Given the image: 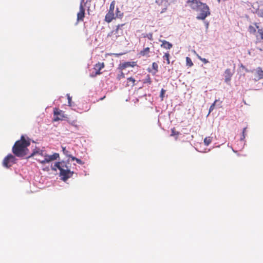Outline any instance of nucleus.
I'll use <instances>...</instances> for the list:
<instances>
[{"instance_id": "25", "label": "nucleus", "mask_w": 263, "mask_h": 263, "mask_svg": "<svg viewBox=\"0 0 263 263\" xmlns=\"http://www.w3.org/2000/svg\"><path fill=\"white\" fill-rule=\"evenodd\" d=\"M143 37L148 38L151 41H153L154 40L153 34V33H152V32L147 33V34H143Z\"/></svg>"}, {"instance_id": "38", "label": "nucleus", "mask_w": 263, "mask_h": 263, "mask_svg": "<svg viewBox=\"0 0 263 263\" xmlns=\"http://www.w3.org/2000/svg\"><path fill=\"white\" fill-rule=\"evenodd\" d=\"M257 14L259 17H263V9L258 11Z\"/></svg>"}, {"instance_id": "14", "label": "nucleus", "mask_w": 263, "mask_h": 263, "mask_svg": "<svg viewBox=\"0 0 263 263\" xmlns=\"http://www.w3.org/2000/svg\"><path fill=\"white\" fill-rule=\"evenodd\" d=\"M233 75L232 72H231V70L230 69H227L224 71V81L227 83H228L230 82L231 80V77Z\"/></svg>"}, {"instance_id": "2", "label": "nucleus", "mask_w": 263, "mask_h": 263, "mask_svg": "<svg viewBox=\"0 0 263 263\" xmlns=\"http://www.w3.org/2000/svg\"><path fill=\"white\" fill-rule=\"evenodd\" d=\"M36 156L35 159L41 163L44 164L49 163L52 161L57 159L59 157L58 153H54L52 155H48L42 151L33 152L29 157Z\"/></svg>"}, {"instance_id": "31", "label": "nucleus", "mask_w": 263, "mask_h": 263, "mask_svg": "<svg viewBox=\"0 0 263 263\" xmlns=\"http://www.w3.org/2000/svg\"><path fill=\"white\" fill-rule=\"evenodd\" d=\"M67 99H68V105L69 106H72V104H71L72 98H71V97L70 96L69 94H67Z\"/></svg>"}, {"instance_id": "10", "label": "nucleus", "mask_w": 263, "mask_h": 263, "mask_svg": "<svg viewBox=\"0 0 263 263\" xmlns=\"http://www.w3.org/2000/svg\"><path fill=\"white\" fill-rule=\"evenodd\" d=\"M187 4L192 9L198 10L203 3L200 0H189Z\"/></svg>"}, {"instance_id": "17", "label": "nucleus", "mask_w": 263, "mask_h": 263, "mask_svg": "<svg viewBox=\"0 0 263 263\" xmlns=\"http://www.w3.org/2000/svg\"><path fill=\"white\" fill-rule=\"evenodd\" d=\"M160 41L162 42L161 47L163 48H165L166 49H170L173 47V45L171 43H170V42H168L165 40H162Z\"/></svg>"}, {"instance_id": "15", "label": "nucleus", "mask_w": 263, "mask_h": 263, "mask_svg": "<svg viewBox=\"0 0 263 263\" xmlns=\"http://www.w3.org/2000/svg\"><path fill=\"white\" fill-rule=\"evenodd\" d=\"M147 71L152 73L153 75H155L158 71V65L156 62L152 63V69L148 68L147 69Z\"/></svg>"}, {"instance_id": "28", "label": "nucleus", "mask_w": 263, "mask_h": 263, "mask_svg": "<svg viewBox=\"0 0 263 263\" xmlns=\"http://www.w3.org/2000/svg\"><path fill=\"white\" fill-rule=\"evenodd\" d=\"M69 157L71 158V160L73 161L76 160L78 163L80 164H82V162L80 159H79L76 157H74L72 156H69Z\"/></svg>"}, {"instance_id": "11", "label": "nucleus", "mask_w": 263, "mask_h": 263, "mask_svg": "<svg viewBox=\"0 0 263 263\" xmlns=\"http://www.w3.org/2000/svg\"><path fill=\"white\" fill-rule=\"evenodd\" d=\"M73 172H71L69 170H65L63 168L61 170L60 172V176H62V179L64 181H66L68 178L71 177L72 176Z\"/></svg>"}, {"instance_id": "20", "label": "nucleus", "mask_w": 263, "mask_h": 263, "mask_svg": "<svg viewBox=\"0 0 263 263\" xmlns=\"http://www.w3.org/2000/svg\"><path fill=\"white\" fill-rule=\"evenodd\" d=\"M256 72L258 79H263V70L261 67H259L257 68Z\"/></svg>"}, {"instance_id": "24", "label": "nucleus", "mask_w": 263, "mask_h": 263, "mask_svg": "<svg viewBox=\"0 0 263 263\" xmlns=\"http://www.w3.org/2000/svg\"><path fill=\"white\" fill-rule=\"evenodd\" d=\"M256 26L254 27L253 26L250 25L248 28V31L250 33L254 34L256 32Z\"/></svg>"}, {"instance_id": "37", "label": "nucleus", "mask_w": 263, "mask_h": 263, "mask_svg": "<svg viewBox=\"0 0 263 263\" xmlns=\"http://www.w3.org/2000/svg\"><path fill=\"white\" fill-rule=\"evenodd\" d=\"M69 123L73 126H74L75 127H78V125L77 124V121H72L71 122H69Z\"/></svg>"}, {"instance_id": "34", "label": "nucleus", "mask_w": 263, "mask_h": 263, "mask_svg": "<svg viewBox=\"0 0 263 263\" xmlns=\"http://www.w3.org/2000/svg\"><path fill=\"white\" fill-rule=\"evenodd\" d=\"M125 78V74L122 71L121 72V73L118 74V76L117 77V79L120 80V79H121L122 78Z\"/></svg>"}, {"instance_id": "36", "label": "nucleus", "mask_w": 263, "mask_h": 263, "mask_svg": "<svg viewBox=\"0 0 263 263\" xmlns=\"http://www.w3.org/2000/svg\"><path fill=\"white\" fill-rule=\"evenodd\" d=\"M216 102H217V100H215L214 101V102L211 105L210 109H209V113L213 110Z\"/></svg>"}, {"instance_id": "29", "label": "nucleus", "mask_w": 263, "mask_h": 263, "mask_svg": "<svg viewBox=\"0 0 263 263\" xmlns=\"http://www.w3.org/2000/svg\"><path fill=\"white\" fill-rule=\"evenodd\" d=\"M54 166L57 167L60 171L61 170L63 169V168L62 167V163L60 162H56L54 164Z\"/></svg>"}, {"instance_id": "18", "label": "nucleus", "mask_w": 263, "mask_h": 263, "mask_svg": "<svg viewBox=\"0 0 263 263\" xmlns=\"http://www.w3.org/2000/svg\"><path fill=\"white\" fill-rule=\"evenodd\" d=\"M254 25L256 28L258 29V34L256 36L257 39L263 40V28L259 29V26L257 25V23H255Z\"/></svg>"}, {"instance_id": "21", "label": "nucleus", "mask_w": 263, "mask_h": 263, "mask_svg": "<svg viewBox=\"0 0 263 263\" xmlns=\"http://www.w3.org/2000/svg\"><path fill=\"white\" fill-rule=\"evenodd\" d=\"M212 141V137H207L204 139V143L206 146H208Z\"/></svg>"}, {"instance_id": "32", "label": "nucleus", "mask_w": 263, "mask_h": 263, "mask_svg": "<svg viewBox=\"0 0 263 263\" xmlns=\"http://www.w3.org/2000/svg\"><path fill=\"white\" fill-rule=\"evenodd\" d=\"M246 129H247V127H245L243 129L242 136H241V137L240 138V140H244L245 139V137H246L245 133H246Z\"/></svg>"}, {"instance_id": "8", "label": "nucleus", "mask_w": 263, "mask_h": 263, "mask_svg": "<svg viewBox=\"0 0 263 263\" xmlns=\"http://www.w3.org/2000/svg\"><path fill=\"white\" fill-rule=\"evenodd\" d=\"M105 67V64L103 62H98L95 65L93 69L95 70V73H92V74H90V77H95L97 75H100L102 73L101 72H100V70L102 69Z\"/></svg>"}, {"instance_id": "19", "label": "nucleus", "mask_w": 263, "mask_h": 263, "mask_svg": "<svg viewBox=\"0 0 263 263\" xmlns=\"http://www.w3.org/2000/svg\"><path fill=\"white\" fill-rule=\"evenodd\" d=\"M136 80L133 78L130 77L127 79V83L126 84V87L130 86L133 87L135 85Z\"/></svg>"}, {"instance_id": "13", "label": "nucleus", "mask_w": 263, "mask_h": 263, "mask_svg": "<svg viewBox=\"0 0 263 263\" xmlns=\"http://www.w3.org/2000/svg\"><path fill=\"white\" fill-rule=\"evenodd\" d=\"M85 16V9L81 4L80 6L79 12L77 14V21H83Z\"/></svg>"}, {"instance_id": "33", "label": "nucleus", "mask_w": 263, "mask_h": 263, "mask_svg": "<svg viewBox=\"0 0 263 263\" xmlns=\"http://www.w3.org/2000/svg\"><path fill=\"white\" fill-rule=\"evenodd\" d=\"M198 58L204 64H207L209 63V61L208 60L205 58H202L200 56L198 55Z\"/></svg>"}, {"instance_id": "26", "label": "nucleus", "mask_w": 263, "mask_h": 263, "mask_svg": "<svg viewBox=\"0 0 263 263\" xmlns=\"http://www.w3.org/2000/svg\"><path fill=\"white\" fill-rule=\"evenodd\" d=\"M186 65L189 66V67H191L193 65V63L192 61V60L189 57L186 58Z\"/></svg>"}, {"instance_id": "16", "label": "nucleus", "mask_w": 263, "mask_h": 263, "mask_svg": "<svg viewBox=\"0 0 263 263\" xmlns=\"http://www.w3.org/2000/svg\"><path fill=\"white\" fill-rule=\"evenodd\" d=\"M150 53V48L149 47H146L141 50L139 53L140 56L148 57Z\"/></svg>"}, {"instance_id": "22", "label": "nucleus", "mask_w": 263, "mask_h": 263, "mask_svg": "<svg viewBox=\"0 0 263 263\" xmlns=\"http://www.w3.org/2000/svg\"><path fill=\"white\" fill-rule=\"evenodd\" d=\"M170 53H165L164 55L163 56V59L166 61L167 64H170Z\"/></svg>"}, {"instance_id": "41", "label": "nucleus", "mask_w": 263, "mask_h": 263, "mask_svg": "<svg viewBox=\"0 0 263 263\" xmlns=\"http://www.w3.org/2000/svg\"><path fill=\"white\" fill-rule=\"evenodd\" d=\"M104 98H105V97H104L103 98H101V99H100V100H103Z\"/></svg>"}, {"instance_id": "23", "label": "nucleus", "mask_w": 263, "mask_h": 263, "mask_svg": "<svg viewBox=\"0 0 263 263\" xmlns=\"http://www.w3.org/2000/svg\"><path fill=\"white\" fill-rule=\"evenodd\" d=\"M143 83H145H145H148L149 84H152V80H151V77H150V76L149 74H147L146 76V78L143 80Z\"/></svg>"}, {"instance_id": "30", "label": "nucleus", "mask_w": 263, "mask_h": 263, "mask_svg": "<svg viewBox=\"0 0 263 263\" xmlns=\"http://www.w3.org/2000/svg\"><path fill=\"white\" fill-rule=\"evenodd\" d=\"M123 16V13H121L118 8L116 9V16L118 17H121Z\"/></svg>"}, {"instance_id": "7", "label": "nucleus", "mask_w": 263, "mask_h": 263, "mask_svg": "<svg viewBox=\"0 0 263 263\" xmlns=\"http://www.w3.org/2000/svg\"><path fill=\"white\" fill-rule=\"evenodd\" d=\"M65 118H66V115H65L64 111L58 108L53 109V121L63 120Z\"/></svg>"}, {"instance_id": "6", "label": "nucleus", "mask_w": 263, "mask_h": 263, "mask_svg": "<svg viewBox=\"0 0 263 263\" xmlns=\"http://www.w3.org/2000/svg\"><path fill=\"white\" fill-rule=\"evenodd\" d=\"M16 158L12 154L8 155L3 160V165L4 167L9 168L15 163Z\"/></svg>"}, {"instance_id": "3", "label": "nucleus", "mask_w": 263, "mask_h": 263, "mask_svg": "<svg viewBox=\"0 0 263 263\" xmlns=\"http://www.w3.org/2000/svg\"><path fill=\"white\" fill-rule=\"evenodd\" d=\"M124 24H119L115 30H114L110 32L108 35V37H110L112 40L116 41L119 37L123 35V27L124 26Z\"/></svg>"}, {"instance_id": "5", "label": "nucleus", "mask_w": 263, "mask_h": 263, "mask_svg": "<svg viewBox=\"0 0 263 263\" xmlns=\"http://www.w3.org/2000/svg\"><path fill=\"white\" fill-rule=\"evenodd\" d=\"M115 7V1L111 2L110 5L108 12L106 14L105 20L107 23H110L115 18L114 9Z\"/></svg>"}, {"instance_id": "1", "label": "nucleus", "mask_w": 263, "mask_h": 263, "mask_svg": "<svg viewBox=\"0 0 263 263\" xmlns=\"http://www.w3.org/2000/svg\"><path fill=\"white\" fill-rule=\"evenodd\" d=\"M30 144L29 139H25L24 136H22L21 139L15 142L12 147V151L16 157H24L28 154V149L27 147Z\"/></svg>"}, {"instance_id": "35", "label": "nucleus", "mask_w": 263, "mask_h": 263, "mask_svg": "<svg viewBox=\"0 0 263 263\" xmlns=\"http://www.w3.org/2000/svg\"><path fill=\"white\" fill-rule=\"evenodd\" d=\"M165 92V90H164V89H162L161 90V92H160V98H161V100H163V98H164V95Z\"/></svg>"}, {"instance_id": "40", "label": "nucleus", "mask_w": 263, "mask_h": 263, "mask_svg": "<svg viewBox=\"0 0 263 263\" xmlns=\"http://www.w3.org/2000/svg\"><path fill=\"white\" fill-rule=\"evenodd\" d=\"M116 57H118L119 55H122V53H115L114 54Z\"/></svg>"}, {"instance_id": "27", "label": "nucleus", "mask_w": 263, "mask_h": 263, "mask_svg": "<svg viewBox=\"0 0 263 263\" xmlns=\"http://www.w3.org/2000/svg\"><path fill=\"white\" fill-rule=\"evenodd\" d=\"M179 134V132L176 131L175 128H173L171 129V136H178Z\"/></svg>"}, {"instance_id": "12", "label": "nucleus", "mask_w": 263, "mask_h": 263, "mask_svg": "<svg viewBox=\"0 0 263 263\" xmlns=\"http://www.w3.org/2000/svg\"><path fill=\"white\" fill-rule=\"evenodd\" d=\"M136 65V62H126L119 64V69L121 71L129 67H134Z\"/></svg>"}, {"instance_id": "39", "label": "nucleus", "mask_w": 263, "mask_h": 263, "mask_svg": "<svg viewBox=\"0 0 263 263\" xmlns=\"http://www.w3.org/2000/svg\"><path fill=\"white\" fill-rule=\"evenodd\" d=\"M62 149H63V153H64L65 155H67V156H68L69 157V155H68V153H69V152L66 149V148H65V147H62Z\"/></svg>"}, {"instance_id": "9", "label": "nucleus", "mask_w": 263, "mask_h": 263, "mask_svg": "<svg viewBox=\"0 0 263 263\" xmlns=\"http://www.w3.org/2000/svg\"><path fill=\"white\" fill-rule=\"evenodd\" d=\"M169 0H156L155 3L160 7L161 13L164 12L169 6Z\"/></svg>"}, {"instance_id": "4", "label": "nucleus", "mask_w": 263, "mask_h": 263, "mask_svg": "<svg viewBox=\"0 0 263 263\" xmlns=\"http://www.w3.org/2000/svg\"><path fill=\"white\" fill-rule=\"evenodd\" d=\"M198 10L200 11L199 15L197 16L198 20H204L210 15L209 7L205 4L203 3Z\"/></svg>"}]
</instances>
